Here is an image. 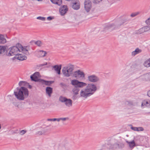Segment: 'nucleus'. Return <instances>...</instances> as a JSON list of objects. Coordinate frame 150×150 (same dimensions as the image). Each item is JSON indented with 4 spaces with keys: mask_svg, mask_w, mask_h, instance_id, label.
<instances>
[{
    "mask_svg": "<svg viewBox=\"0 0 150 150\" xmlns=\"http://www.w3.org/2000/svg\"><path fill=\"white\" fill-rule=\"evenodd\" d=\"M54 18L53 17L49 16L47 18V19L48 20L50 21L54 19Z\"/></svg>",
    "mask_w": 150,
    "mask_h": 150,
    "instance_id": "nucleus-44",
    "label": "nucleus"
},
{
    "mask_svg": "<svg viewBox=\"0 0 150 150\" xmlns=\"http://www.w3.org/2000/svg\"><path fill=\"white\" fill-rule=\"evenodd\" d=\"M66 101L64 102L65 104L68 107L71 106L72 105V101L70 99L67 98Z\"/></svg>",
    "mask_w": 150,
    "mask_h": 150,
    "instance_id": "nucleus-19",
    "label": "nucleus"
},
{
    "mask_svg": "<svg viewBox=\"0 0 150 150\" xmlns=\"http://www.w3.org/2000/svg\"><path fill=\"white\" fill-rule=\"evenodd\" d=\"M69 119V118L68 117L60 118L61 120H62L63 121H65L66 120H68Z\"/></svg>",
    "mask_w": 150,
    "mask_h": 150,
    "instance_id": "nucleus-41",
    "label": "nucleus"
},
{
    "mask_svg": "<svg viewBox=\"0 0 150 150\" xmlns=\"http://www.w3.org/2000/svg\"><path fill=\"white\" fill-rule=\"evenodd\" d=\"M124 147L122 143H120L115 139L112 140L110 143L105 144L102 145L101 148L98 150H114L117 148H122Z\"/></svg>",
    "mask_w": 150,
    "mask_h": 150,
    "instance_id": "nucleus-2",
    "label": "nucleus"
},
{
    "mask_svg": "<svg viewBox=\"0 0 150 150\" xmlns=\"http://www.w3.org/2000/svg\"><path fill=\"white\" fill-rule=\"evenodd\" d=\"M40 81L42 84H45V85L47 86L50 85L53 82V81H45L43 79L40 80Z\"/></svg>",
    "mask_w": 150,
    "mask_h": 150,
    "instance_id": "nucleus-17",
    "label": "nucleus"
},
{
    "mask_svg": "<svg viewBox=\"0 0 150 150\" xmlns=\"http://www.w3.org/2000/svg\"><path fill=\"white\" fill-rule=\"evenodd\" d=\"M6 42V40L3 35H0V44H4Z\"/></svg>",
    "mask_w": 150,
    "mask_h": 150,
    "instance_id": "nucleus-25",
    "label": "nucleus"
},
{
    "mask_svg": "<svg viewBox=\"0 0 150 150\" xmlns=\"http://www.w3.org/2000/svg\"><path fill=\"white\" fill-rule=\"evenodd\" d=\"M78 95H75V94H73V95L71 97V98L74 100H76L78 98Z\"/></svg>",
    "mask_w": 150,
    "mask_h": 150,
    "instance_id": "nucleus-37",
    "label": "nucleus"
},
{
    "mask_svg": "<svg viewBox=\"0 0 150 150\" xmlns=\"http://www.w3.org/2000/svg\"><path fill=\"white\" fill-rule=\"evenodd\" d=\"M46 93L48 94L49 97L51 96V94L52 92V88L51 87H47L46 89Z\"/></svg>",
    "mask_w": 150,
    "mask_h": 150,
    "instance_id": "nucleus-20",
    "label": "nucleus"
},
{
    "mask_svg": "<svg viewBox=\"0 0 150 150\" xmlns=\"http://www.w3.org/2000/svg\"><path fill=\"white\" fill-rule=\"evenodd\" d=\"M148 80H150V73L146 74Z\"/></svg>",
    "mask_w": 150,
    "mask_h": 150,
    "instance_id": "nucleus-46",
    "label": "nucleus"
},
{
    "mask_svg": "<svg viewBox=\"0 0 150 150\" xmlns=\"http://www.w3.org/2000/svg\"><path fill=\"white\" fill-rule=\"evenodd\" d=\"M71 83L74 86L72 89V92L73 94L75 95L79 94L80 88L86 86L85 88L81 89L80 93V97L84 99L93 95L98 89L96 85L93 83L87 84L85 83L80 81L77 79L72 80Z\"/></svg>",
    "mask_w": 150,
    "mask_h": 150,
    "instance_id": "nucleus-1",
    "label": "nucleus"
},
{
    "mask_svg": "<svg viewBox=\"0 0 150 150\" xmlns=\"http://www.w3.org/2000/svg\"><path fill=\"white\" fill-rule=\"evenodd\" d=\"M126 142L127 143L131 150L132 149L136 146V144L134 140L131 142H128L127 140H126Z\"/></svg>",
    "mask_w": 150,
    "mask_h": 150,
    "instance_id": "nucleus-14",
    "label": "nucleus"
},
{
    "mask_svg": "<svg viewBox=\"0 0 150 150\" xmlns=\"http://www.w3.org/2000/svg\"><path fill=\"white\" fill-rule=\"evenodd\" d=\"M80 5L79 3L75 4H72V7L75 10H77L80 8Z\"/></svg>",
    "mask_w": 150,
    "mask_h": 150,
    "instance_id": "nucleus-28",
    "label": "nucleus"
},
{
    "mask_svg": "<svg viewBox=\"0 0 150 150\" xmlns=\"http://www.w3.org/2000/svg\"><path fill=\"white\" fill-rule=\"evenodd\" d=\"M138 31H139V33L140 34L145 32L144 30V28H143V27L140 29Z\"/></svg>",
    "mask_w": 150,
    "mask_h": 150,
    "instance_id": "nucleus-40",
    "label": "nucleus"
},
{
    "mask_svg": "<svg viewBox=\"0 0 150 150\" xmlns=\"http://www.w3.org/2000/svg\"><path fill=\"white\" fill-rule=\"evenodd\" d=\"M40 75V73L38 72L35 73L33 74L30 76V78L32 81L35 82H40V80L39 79L38 77Z\"/></svg>",
    "mask_w": 150,
    "mask_h": 150,
    "instance_id": "nucleus-12",
    "label": "nucleus"
},
{
    "mask_svg": "<svg viewBox=\"0 0 150 150\" xmlns=\"http://www.w3.org/2000/svg\"><path fill=\"white\" fill-rule=\"evenodd\" d=\"M35 44L37 45L38 46L40 47L42 45V43L40 40H38L35 42Z\"/></svg>",
    "mask_w": 150,
    "mask_h": 150,
    "instance_id": "nucleus-33",
    "label": "nucleus"
},
{
    "mask_svg": "<svg viewBox=\"0 0 150 150\" xmlns=\"http://www.w3.org/2000/svg\"><path fill=\"white\" fill-rule=\"evenodd\" d=\"M47 52L43 50H40L38 51V54L40 57H43L46 56Z\"/></svg>",
    "mask_w": 150,
    "mask_h": 150,
    "instance_id": "nucleus-26",
    "label": "nucleus"
},
{
    "mask_svg": "<svg viewBox=\"0 0 150 150\" xmlns=\"http://www.w3.org/2000/svg\"><path fill=\"white\" fill-rule=\"evenodd\" d=\"M88 79L89 81L93 83L98 82L100 81L99 78L95 75L88 76Z\"/></svg>",
    "mask_w": 150,
    "mask_h": 150,
    "instance_id": "nucleus-10",
    "label": "nucleus"
},
{
    "mask_svg": "<svg viewBox=\"0 0 150 150\" xmlns=\"http://www.w3.org/2000/svg\"><path fill=\"white\" fill-rule=\"evenodd\" d=\"M37 18L38 19L42 21H45L46 19V18L45 17H43L41 16L38 17H37Z\"/></svg>",
    "mask_w": 150,
    "mask_h": 150,
    "instance_id": "nucleus-38",
    "label": "nucleus"
},
{
    "mask_svg": "<svg viewBox=\"0 0 150 150\" xmlns=\"http://www.w3.org/2000/svg\"><path fill=\"white\" fill-rule=\"evenodd\" d=\"M67 98L65 97H63L62 96H60L59 98V101L62 103H64L67 100Z\"/></svg>",
    "mask_w": 150,
    "mask_h": 150,
    "instance_id": "nucleus-30",
    "label": "nucleus"
},
{
    "mask_svg": "<svg viewBox=\"0 0 150 150\" xmlns=\"http://www.w3.org/2000/svg\"><path fill=\"white\" fill-rule=\"evenodd\" d=\"M51 2L54 4L60 6L62 4V0H50Z\"/></svg>",
    "mask_w": 150,
    "mask_h": 150,
    "instance_id": "nucleus-21",
    "label": "nucleus"
},
{
    "mask_svg": "<svg viewBox=\"0 0 150 150\" xmlns=\"http://www.w3.org/2000/svg\"><path fill=\"white\" fill-rule=\"evenodd\" d=\"M7 47L6 46H0V54H3L4 53V52L6 51Z\"/></svg>",
    "mask_w": 150,
    "mask_h": 150,
    "instance_id": "nucleus-23",
    "label": "nucleus"
},
{
    "mask_svg": "<svg viewBox=\"0 0 150 150\" xmlns=\"http://www.w3.org/2000/svg\"><path fill=\"white\" fill-rule=\"evenodd\" d=\"M26 132V131L25 130H21L20 132V134L22 135L24 134Z\"/></svg>",
    "mask_w": 150,
    "mask_h": 150,
    "instance_id": "nucleus-42",
    "label": "nucleus"
},
{
    "mask_svg": "<svg viewBox=\"0 0 150 150\" xmlns=\"http://www.w3.org/2000/svg\"><path fill=\"white\" fill-rule=\"evenodd\" d=\"M18 45L20 48V52H21L26 55H29L28 51L30 50V47L28 46L23 47L20 44L18 43Z\"/></svg>",
    "mask_w": 150,
    "mask_h": 150,
    "instance_id": "nucleus-8",
    "label": "nucleus"
},
{
    "mask_svg": "<svg viewBox=\"0 0 150 150\" xmlns=\"http://www.w3.org/2000/svg\"><path fill=\"white\" fill-rule=\"evenodd\" d=\"M16 57V58L19 60L22 61L26 60L27 58V57L26 56L23 54L19 53H18Z\"/></svg>",
    "mask_w": 150,
    "mask_h": 150,
    "instance_id": "nucleus-16",
    "label": "nucleus"
},
{
    "mask_svg": "<svg viewBox=\"0 0 150 150\" xmlns=\"http://www.w3.org/2000/svg\"><path fill=\"white\" fill-rule=\"evenodd\" d=\"M18 84L20 86L23 87V86H28V83L25 81H21L19 82Z\"/></svg>",
    "mask_w": 150,
    "mask_h": 150,
    "instance_id": "nucleus-29",
    "label": "nucleus"
},
{
    "mask_svg": "<svg viewBox=\"0 0 150 150\" xmlns=\"http://www.w3.org/2000/svg\"><path fill=\"white\" fill-rule=\"evenodd\" d=\"M60 86H65V84L63 83H60Z\"/></svg>",
    "mask_w": 150,
    "mask_h": 150,
    "instance_id": "nucleus-48",
    "label": "nucleus"
},
{
    "mask_svg": "<svg viewBox=\"0 0 150 150\" xmlns=\"http://www.w3.org/2000/svg\"><path fill=\"white\" fill-rule=\"evenodd\" d=\"M142 106H146V107L150 108V100H144L142 102Z\"/></svg>",
    "mask_w": 150,
    "mask_h": 150,
    "instance_id": "nucleus-18",
    "label": "nucleus"
},
{
    "mask_svg": "<svg viewBox=\"0 0 150 150\" xmlns=\"http://www.w3.org/2000/svg\"><path fill=\"white\" fill-rule=\"evenodd\" d=\"M47 64V63L46 62L44 64H41L40 65V67H42L45 65H46Z\"/></svg>",
    "mask_w": 150,
    "mask_h": 150,
    "instance_id": "nucleus-47",
    "label": "nucleus"
},
{
    "mask_svg": "<svg viewBox=\"0 0 150 150\" xmlns=\"http://www.w3.org/2000/svg\"><path fill=\"white\" fill-rule=\"evenodd\" d=\"M142 51V50H141L137 48H136L134 51H133L132 52V56H134L136 54L141 53Z\"/></svg>",
    "mask_w": 150,
    "mask_h": 150,
    "instance_id": "nucleus-22",
    "label": "nucleus"
},
{
    "mask_svg": "<svg viewBox=\"0 0 150 150\" xmlns=\"http://www.w3.org/2000/svg\"><path fill=\"white\" fill-rule=\"evenodd\" d=\"M125 104L128 109H132L133 107L135 105V102L133 100H127L125 101Z\"/></svg>",
    "mask_w": 150,
    "mask_h": 150,
    "instance_id": "nucleus-9",
    "label": "nucleus"
},
{
    "mask_svg": "<svg viewBox=\"0 0 150 150\" xmlns=\"http://www.w3.org/2000/svg\"><path fill=\"white\" fill-rule=\"evenodd\" d=\"M139 79L141 81H148V79L146 74L140 76L139 77Z\"/></svg>",
    "mask_w": 150,
    "mask_h": 150,
    "instance_id": "nucleus-24",
    "label": "nucleus"
},
{
    "mask_svg": "<svg viewBox=\"0 0 150 150\" xmlns=\"http://www.w3.org/2000/svg\"><path fill=\"white\" fill-rule=\"evenodd\" d=\"M68 10V8H67V6L64 5L60 8L59 11L61 15H64L66 13Z\"/></svg>",
    "mask_w": 150,
    "mask_h": 150,
    "instance_id": "nucleus-13",
    "label": "nucleus"
},
{
    "mask_svg": "<svg viewBox=\"0 0 150 150\" xmlns=\"http://www.w3.org/2000/svg\"><path fill=\"white\" fill-rule=\"evenodd\" d=\"M18 92H14V95L18 100H23L27 98L29 95L28 90L24 87H21L19 88H17Z\"/></svg>",
    "mask_w": 150,
    "mask_h": 150,
    "instance_id": "nucleus-3",
    "label": "nucleus"
},
{
    "mask_svg": "<svg viewBox=\"0 0 150 150\" xmlns=\"http://www.w3.org/2000/svg\"><path fill=\"white\" fill-rule=\"evenodd\" d=\"M74 69V66L69 64L67 66L64 67L63 68L62 72L65 76L69 77L73 75Z\"/></svg>",
    "mask_w": 150,
    "mask_h": 150,
    "instance_id": "nucleus-4",
    "label": "nucleus"
},
{
    "mask_svg": "<svg viewBox=\"0 0 150 150\" xmlns=\"http://www.w3.org/2000/svg\"><path fill=\"white\" fill-rule=\"evenodd\" d=\"M48 121H55V118H53V119H48L47 120Z\"/></svg>",
    "mask_w": 150,
    "mask_h": 150,
    "instance_id": "nucleus-45",
    "label": "nucleus"
},
{
    "mask_svg": "<svg viewBox=\"0 0 150 150\" xmlns=\"http://www.w3.org/2000/svg\"><path fill=\"white\" fill-rule=\"evenodd\" d=\"M128 21L127 19H124L114 24H111L108 25L107 27L109 29L112 30L119 29L121 26Z\"/></svg>",
    "mask_w": 150,
    "mask_h": 150,
    "instance_id": "nucleus-5",
    "label": "nucleus"
},
{
    "mask_svg": "<svg viewBox=\"0 0 150 150\" xmlns=\"http://www.w3.org/2000/svg\"><path fill=\"white\" fill-rule=\"evenodd\" d=\"M144 66L148 67H150V63L148 59L144 63Z\"/></svg>",
    "mask_w": 150,
    "mask_h": 150,
    "instance_id": "nucleus-32",
    "label": "nucleus"
},
{
    "mask_svg": "<svg viewBox=\"0 0 150 150\" xmlns=\"http://www.w3.org/2000/svg\"><path fill=\"white\" fill-rule=\"evenodd\" d=\"M16 133L15 132H13L12 133H13V134H15V133Z\"/></svg>",
    "mask_w": 150,
    "mask_h": 150,
    "instance_id": "nucleus-53",
    "label": "nucleus"
},
{
    "mask_svg": "<svg viewBox=\"0 0 150 150\" xmlns=\"http://www.w3.org/2000/svg\"><path fill=\"white\" fill-rule=\"evenodd\" d=\"M60 120V118H55V121H57L58 122H59Z\"/></svg>",
    "mask_w": 150,
    "mask_h": 150,
    "instance_id": "nucleus-49",
    "label": "nucleus"
},
{
    "mask_svg": "<svg viewBox=\"0 0 150 150\" xmlns=\"http://www.w3.org/2000/svg\"><path fill=\"white\" fill-rule=\"evenodd\" d=\"M84 4L85 10L87 12H88L91 8L92 3L89 0H85Z\"/></svg>",
    "mask_w": 150,
    "mask_h": 150,
    "instance_id": "nucleus-11",
    "label": "nucleus"
},
{
    "mask_svg": "<svg viewBox=\"0 0 150 150\" xmlns=\"http://www.w3.org/2000/svg\"><path fill=\"white\" fill-rule=\"evenodd\" d=\"M72 76L77 79L82 80L85 79V74L83 71L79 70L74 71Z\"/></svg>",
    "mask_w": 150,
    "mask_h": 150,
    "instance_id": "nucleus-7",
    "label": "nucleus"
},
{
    "mask_svg": "<svg viewBox=\"0 0 150 150\" xmlns=\"http://www.w3.org/2000/svg\"><path fill=\"white\" fill-rule=\"evenodd\" d=\"M1 124H0V129H1Z\"/></svg>",
    "mask_w": 150,
    "mask_h": 150,
    "instance_id": "nucleus-52",
    "label": "nucleus"
},
{
    "mask_svg": "<svg viewBox=\"0 0 150 150\" xmlns=\"http://www.w3.org/2000/svg\"><path fill=\"white\" fill-rule=\"evenodd\" d=\"M16 46H13L10 47L9 49V53L7 54L9 56H13L16 55V56L20 52V48L18 45V44Z\"/></svg>",
    "mask_w": 150,
    "mask_h": 150,
    "instance_id": "nucleus-6",
    "label": "nucleus"
},
{
    "mask_svg": "<svg viewBox=\"0 0 150 150\" xmlns=\"http://www.w3.org/2000/svg\"><path fill=\"white\" fill-rule=\"evenodd\" d=\"M144 28V30L145 32H146L150 29V27L149 26H147L143 27Z\"/></svg>",
    "mask_w": 150,
    "mask_h": 150,
    "instance_id": "nucleus-35",
    "label": "nucleus"
},
{
    "mask_svg": "<svg viewBox=\"0 0 150 150\" xmlns=\"http://www.w3.org/2000/svg\"><path fill=\"white\" fill-rule=\"evenodd\" d=\"M53 68L54 69L55 71L57 72L58 74H60L61 65H55L53 67Z\"/></svg>",
    "mask_w": 150,
    "mask_h": 150,
    "instance_id": "nucleus-15",
    "label": "nucleus"
},
{
    "mask_svg": "<svg viewBox=\"0 0 150 150\" xmlns=\"http://www.w3.org/2000/svg\"><path fill=\"white\" fill-rule=\"evenodd\" d=\"M131 128L134 131H143L144 130V129L142 127H131Z\"/></svg>",
    "mask_w": 150,
    "mask_h": 150,
    "instance_id": "nucleus-27",
    "label": "nucleus"
},
{
    "mask_svg": "<svg viewBox=\"0 0 150 150\" xmlns=\"http://www.w3.org/2000/svg\"><path fill=\"white\" fill-rule=\"evenodd\" d=\"M102 0H93V3L95 4H98Z\"/></svg>",
    "mask_w": 150,
    "mask_h": 150,
    "instance_id": "nucleus-43",
    "label": "nucleus"
},
{
    "mask_svg": "<svg viewBox=\"0 0 150 150\" xmlns=\"http://www.w3.org/2000/svg\"><path fill=\"white\" fill-rule=\"evenodd\" d=\"M28 88L30 89H31V88H32V86H31L30 85H29V83H28Z\"/></svg>",
    "mask_w": 150,
    "mask_h": 150,
    "instance_id": "nucleus-51",
    "label": "nucleus"
},
{
    "mask_svg": "<svg viewBox=\"0 0 150 150\" xmlns=\"http://www.w3.org/2000/svg\"><path fill=\"white\" fill-rule=\"evenodd\" d=\"M71 3L72 4H75L79 3V1L78 0H71Z\"/></svg>",
    "mask_w": 150,
    "mask_h": 150,
    "instance_id": "nucleus-36",
    "label": "nucleus"
},
{
    "mask_svg": "<svg viewBox=\"0 0 150 150\" xmlns=\"http://www.w3.org/2000/svg\"><path fill=\"white\" fill-rule=\"evenodd\" d=\"M145 23L147 25H150V17L146 20Z\"/></svg>",
    "mask_w": 150,
    "mask_h": 150,
    "instance_id": "nucleus-39",
    "label": "nucleus"
},
{
    "mask_svg": "<svg viewBox=\"0 0 150 150\" xmlns=\"http://www.w3.org/2000/svg\"><path fill=\"white\" fill-rule=\"evenodd\" d=\"M139 13V12H134L132 13L131 15L130 16L132 17H134L138 15Z\"/></svg>",
    "mask_w": 150,
    "mask_h": 150,
    "instance_id": "nucleus-34",
    "label": "nucleus"
},
{
    "mask_svg": "<svg viewBox=\"0 0 150 150\" xmlns=\"http://www.w3.org/2000/svg\"><path fill=\"white\" fill-rule=\"evenodd\" d=\"M46 132V131L45 130H43L41 131H38L36 132V134L39 135H42L45 134Z\"/></svg>",
    "mask_w": 150,
    "mask_h": 150,
    "instance_id": "nucleus-31",
    "label": "nucleus"
},
{
    "mask_svg": "<svg viewBox=\"0 0 150 150\" xmlns=\"http://www.w3.org/2000/svg\"><path fill=\"white\" fill-rule=\"evenodd\" d=\"M147 95L148 96L150 97V90L148 91L147 93Z\"/></svg>",
    "mask_w": 150,
    "mask_h": 150,
    "instance_id": "nucleus-50",
    "label": "nucleus"
}]
</instances>
